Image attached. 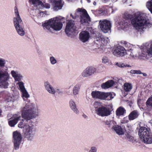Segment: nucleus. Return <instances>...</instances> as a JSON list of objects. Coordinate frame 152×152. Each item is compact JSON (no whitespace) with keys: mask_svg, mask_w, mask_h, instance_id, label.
I'll return each instance as SVG.
<instances>
[{"mask_svg":"<svg viewBox=\"0 0 152 152\" xmlns=\"http://www.w3.org/2000/svg\"><path fill=\"white\" fill-rule=\"evenodd\" d=\"M28 2L31 5H33L35 7H37L42 3L39 0H28Z\"/></svg>","mask_w":152,"mask_h":152,"instance_id":"nucleus-28","label":"nucleus"},{"mask_svg":"<svg viewBox=\"0 0 152 152\" xmlns=\"http://www.w3.org/2000/svg\"><path fill=\"white\" fill-rule=\"evenodd\" d=\"M11 77L7 69L0 68V88L6 89L9 86Z\"/></svg>","mask_w":152,"mask_h":152,"instance_id":"nucleus-7","label":"nucleus"},{"mask_svg":"<svg viewBox=\"0 0 152 152\" xmlns=\"http://www.w3.org/2000/svg\"><path fill=\"white\" fill-rule=\"evenodd\" d=\"M129 120L127 117H124L121 123L122 124L126 123L128 122Z\"/></svg>","mask_w":152,"mask_h":152,"instance_id":"nucleus-49","label":"nucleus"},{"mask_svg":"<svg viewBox=\"0 0 152 152\" xmlns=\"http://www.w3.org/2000/svg\"><path fill=\"white\" fill-rule=\"evenodd\" d=\"M66 0L68 1H73V0Z\"/></svg>","mask_w":152,"mask_h":152,"instance_id":"nucleus-62","label":"nucleus"},{"mask_svg":"<svg viewBox=\"0 0 152 152\" xmlns=\"http://www.w3.org/2000/svg\"><path fill=\"white\" fill-rule=\"evenodd\" d=\"M146 104L148 107H152V96L148 98L146 102Z\"/></svg>","mask_w":152,"mask_h":152,"instance_id":"nucleus-37","label":"nucleus"},{"mask_svg":"<svg viewBox=\"0 0 152 152\" xmlns=\"http://www.w3.org/2000/svg\"><path fill=\"white\" fill-rule=\"evenodd\" d=\"M15 98L13 96L12 97H9L7 98V100L8 102L10 101H12L13 102H14L16 99H15Z\"/></svg>","mask_w":152,"mask_h":152,"instance_id":"nucleus-48","label":"nucleus"},{"mask_svg":"<svg viewBox=\"0 0 152 152\" xmlns=\"http://www.w3.org/2000/svg\"><path fill=\"white\" fill-rule=\"evenodd\" d=\"M5 63V61L4 59L0 58V67L4 66Z\"/></svg>","mask_w":152,"mask_h":152,"instance_id":"nucleus-46","label":"nucleus"},{"mask_svg":"<svg viewBox=\"0 0 152 152\" xmlns=\"http://www.w3.org/2000/svg\"><path fill=\"white\" fill-rule=\"evenodd\" d=\"M57 90L58 91H57L58 93H61V91H60L59 89H57Z\"/></svg>","mask_w":152,"mask_h":152,"instance_id":"nucleus-59","label":"nucleus"},{"mask_svg":"<svg viewBox=\"0 0 152 152\" xmlns=\"http://www.w3.org/2000/svg\"><path fill=\"white\" fill-rule=\"evenodd\" d=\"M44 85L45 89L49 93L52 94H54L55 93L56 91L55 89L48 82H45Z\"/></svg>","mask_w":152,"mask_h":152,"instance_id":"nucleus-19","label":"nucleus"},{"mask_svg":"<svg viewBox=\"0 0 152 152\" xmlns=\"http://www.w3.org/2000/svg\"><path fill=\"white\" fill-rule=\"evenodd\" d=\"M43 6L45 8L47 9H49L50 8V5L48 3H45L43 4Z\"/></svg>","mask_w":152,"mask_h":152,"instance_id":"nucleus-50","label":"nucleus"},{"mask_svg":"<svg viewBox=\"0 0 152 152\" xmlns=\"http://www.w3.org/2000/svg\"><path fill=\"white\" fill-rule=\"evenodd\" d=\"M93 4L94 5H95L96 4V2H94L93 3Z\"/></svg>","mask_w":152,"mask_h":152,"instance_id":"nucleus-60","label":"nucleus"},{"mask_svg":"<svg viewBox=\"0 0 152 152\" xmlns=\"http://www.w3.org/2000/svg\"><path fill=\"white\" fill-rule=\"evenodd\" d=\"M113 54L117 57H122L126 54V50L122 46H118L114 49Z\"/></svg>","mask_w":152,"mask_h":152,"instance_id":"nucleus-14","label":"nucleus"},{"mask_svg":"<svg viewBox=\"0 0 152 152\" xmlns=\"http://www.w3.org/2000/svg\"><path fill=\"white\" fill-rule=\"evenodd\" d=\"M146 7L152 14V2L148 1L146 3Z\"/></svg>","mask_w":152,"mask_h":152,"instance_id":"nucleus-34","label":"nucleus"},{"mask_svg":"<svg viewBox=\"0 0 152 152\" xmlns=\"http://www.w3.org/2000/svg\"><path fill=\"white\" fill-rule=\"evenodd\" d=\"M141 74H142L144 76H146L147 75V74L145 73L141 72Z\"/></svg>","mask_w":152,"mask_h":152,"instance_id":"nucleus-55","label":"nucleus"},{"mask_svg":"<svg viewBox=\"0 0 152 152\" xmlns=\"http://www.w3.org/2000/svg\"><path fill=\"white\" fill-rule=\"evenodd\" d=\"M102 63L106 64L109 62V59L106 56H104L103 57L102 60Z\"/></svg>","mask_w":152,"mask_h":152,"instance_id":"nucleus-47","label":"nucleus"},{"mask_svg":"<svg viewBox=\"0 0 152 152\" xmlns=\"http://www.w3.org/2000/svg\"><path fill=\"white\" fill-rule=\"evenodd\" d=\"M23 76L21 74L19 73L14 78L15 81L20 82L23 79Z\"/></svg>","mask_w":152,"mask_h":152,"instance_id":"nucleus-33","label":"nucleus"},{"mask_svg":"<svg viewBox=\"0 0 152 152\" xmlns=\"http://www.w3.org/2000/svg\"><path fill=\"white\" fill-rule=\"evenodd\" d=\"M96 41H100L101 42L104 41V42H105V39H104L103 37H98L97 39L96 38Z\"/></svg>","mask_w":152,"mask_h":152,"instance_id":"nucleus-51","label":"nucleus"},{"mask_svg":"<svg viewBox=\"0 0 152 152\" xmlns=\"http://www.w3.org/2000/svg\"><path fill=\"white\" fill-rule=\"evenodd\" d=\"M14 12L15 17L13 18V21L14 26L18 34L21 36H23L25 34L24 28L16 6L14 7Z\"/></svg>","mask_w":152,"mask_h":152,"instance_id":"nucleus-4","label":"nucleus"},{"mask_svg":"<svg viewBox=\"0 0 152 152\" xmlns=\"http://www.w3.org/2000/svg\"><path fill=\"white\" fill-rule=\"evenodd\" d=\"M22 117L24 120H22L18 124V127L21 128H24L25 126L30 125L28 122L30 121L31 119L35 118L38 115L39 110L37 107L33 104H26L24 107L21 108Z\"/></svg>","mask_w":152,"mask_h":152,"instance_id":"nucleus-1","label":"nucleus"},{"mask_svg":"<svg viewBox=\"0 0 152 152\" xmlns=\"http://www.w3.org/2000/svg\"><path fill=\"white\" fill-rule=\"evenodd\" d=\"M102 1L104 3L107 2L109 1L110 0H102Z\"/></svg>","mask_w":152,"mask_h":152,"instance_id":"nucleus-54","label":"nucleus"},{"mask_svg":"<svg viewBox=\"0 0 152 152\" xmlns=\"http://www.w3.org/2000/svg\"><path fill=\"white\" fill-rule=\"evenodd\" d=\"M13 118H11L8 121L9 125L11 127L14 126L18 123L19 120L21 118V116L19 115L15 114L14 115L13 117Z\"/></svg>","mask_w":152,"mask_h":152,"instance_id":"nucleus-17","label":"nucleus"},{"mask_svg":"<svg viewBox=\"0 0 152 152\" xmlns=\"http://www.w3.org/2000/svg\"><path fill=\"white\" fill-rule=\"evenodd\" d=\"M13 142L14 144V148L15 150H17L19 148L22 141V135L18 131L14 132H13Z\"/></svg>","mask_w":152,"mask_h":152,"instance_id":"nucleus-10","label":"nucleus"},{"mask_svg":"<svg viewBox=\"0 0 152 152\" xmlns=\"http://www.w3.org/2000/svg\"><path fill=\"white\" fill-rule=\"evenodd\" d=\"M50 61L51 64L52 65H54L57 62L56 60L53 56H51L50 58Z\"/></svg>","mask_w":152,"mask_h":152,"instance_id":"nucleus-38","label":"nucleus"},{"mask_svg":"<svg viewBox=\"0 0 152 152\" xmlns=\"http://www.w3.org/2000/svg\"><path fill=\"white\" fill-rule=\"evenodd\" d=\"M124 42L125 47L128 48L127 50L129 51L132 50L133 47L132 45L126 41L122 42Z\"/></svg>","mask_w":152,"mask_h":152,"instance_id":"nucleus-32","label":"nucleus"},{"mask_svg":"<svg viewBox=\"0 0 152 152\" xmlns=\"http://www.w3.org/2000/svg\"><path fill=\"white\" fill-rule=\"evenodd\" d=\"M140 52H139L138 55H136V56L137 57L141 58V57H145L147 55V50H144V49H141Z\"/></svg>","mask_w":152,"mask_h":152,"instance_id":"nucleus-27","label":"nucleus"},{"mask_svg":"<svg viewBox=\"0 0 152 152\" xmlns=\"http://www.w3.org/2000/svg\"><path fill=\"white\" fill-rule=\"evenodd\" d=\"M139 114L137 111L134 110L130 113L129 115V119L130 120H132L137 118Z\"/></svg>","mask_w":152,"mask_h":152,"instance_id":"nucleus-22","label":"nucleus"},{"mask_svg":"<svg viewBox=\"0 0 152 152\" xmlns=\"http://www.w3.org/2000/svg\"><path fill=\"white\" fill-rule=\"evenodd\" d=\"M113 94H115L111 92H105L99 91H93L91 93V95L93 98L102 100H110L114 97Z\"/></svg>","mask_w":152,"mask_h":152,"instance_id":"nucleus-8","label":"nucleus"},{"mask_svg":"<svg viewBox=\"0 0 152 152\" xmlns=\"http://www.w3.org/2000/svg\"><path fill=\"white\" fill-rule=\"evenodd\" d=\"M114 83L115 82L113 80H109L106 82L102 84L101 87L102 89L108 88L113 86Z\"/></svg>","mask_w":152,"mask_h":152,"instance_id":"nucleus-21","label":"nucleus"},{"mask_svg":"<svg viewBox=\"0 0 152 152\" xmlns=\"http://www.w3.org/2000/svg\"><path fill=\"white\" fill-rule=\"evenodd\" d=\"M130 57H131L132 58H136L137 57L136 56H134V55L133 54V53H131L130 55Z\"/></svg>","mask_w":152,"mask_h":152,"instance_id":"nucleus-52","label":"nucleus"},{"mask_svg":"<svg viewBox=\"0 0 152 152\" xmlns=\"http://www.w3.org/2000/svg\"><path fill=\"white\" fill-rule=\"evenodd\" d=\"M88 72L86 68L82 72L81 74L82 76L83 77H88L90 76V75Z\"/></svg>","mask_w":152,"mask_h":152,"instance_id":"nucleus-35","label":"nucleus"},{"mask_svg":"<svg viewBox=\"0 0 152 152\" xmlns=\"http://www.w3.org/2000/svg\"><path fill=\"white\" fill-rule=\"evenodd\" d=\"M132 88V86L131 83H126L124 85V89L126 92H128L130 91Z\"/></svg>","mask_w":152,"mask_h":152,"instance_id":"nucleus-26","label":"nucleus"},{"mask_svg":"<svg viewBox=\"0 0 152 152\" xmlns=\"http://www.w3.org/2000/svg\"><path fill=\"white\" fill-rule=\"evenodd\" d=\"M49 2L51 4L53 10L55 11L61 9L64 4L63 0H49Z\"/></svg>","mask_w":152,"mask_h":152,"instance_id":"nucleus-13","label":"nucleus"},{"mask_svg":"<svg viewBox=\"0 0 152 152\" xmlns=\"http://www.w3.org/2000/svg\"><path fill=\"white\" fill-rule=\"evenodd\" d=\"M120 25L121 28L122 29H123L126 28L128 24L126 22H120Z\"/></svg>","mask_w":152,"mask_h":152,"instance_id":"nucleus-40","label":"nucleus"},{"mask_svg":"<svg viewBox=\"0 0 152 152\" xmlns=\"http://www.w3.org/2000/svg\"><path fill=\"white\" fill-rule=\"evenodd\" d=\"M83 116L85 118H87L88 117L86 115H83Z\"/></svg>","mask_w":152,"mask_h":152,"instance_id":"nucleus-57","label":"nucleus"},{"mask_svg":"<svg viewBox=\"0 0 152 152\" xmlns=\"http://www.w3.org/2000/svg\"><path fill=\"white\" fill-rule=\"evenodd\" d=\"M80 87L79 84H77L74 87L73 90V94L74 95H76L78 94Z\"/></svg>","mask_w":152,"mask_h":152,"instance_id":"nucleus-29","label":"nucleus"},{"mask_svg":"<svg viewBox=\"0 0 152 152\" xmlns=\"http://www.w3.org/2000/svg\"><path fill=\"white\" fill-rule=\"evenodd\" d=\"M102 103L98 102H94V106L95 108L98 109L100 107H101Z\"/></svg>","mask_w":152,"mask_h":152,"instance_id":"nucleus-41","label":"nucleus"},{"mask_svg":"<svg viewBox=\"0 0 152 152\" xmlns=\"http://www.w3.org/2000/svg\"><path fill=\"white\" fill-rule=\"evenodd\" d=\"M69 106L71 110L75 114H78L79 111L77 107V105L75 101L73 99H71L69 102Z\"/></svg>","mask_w":152,"mask_h":152,"instance_id":"nucleus-18","label":"nucleus"},{"mask_svg":"<svg viewBox=\"0 0 152 152\" xmlns=\"http://www.w3.org/2000/svg\"><path fill=\"white\" fill-rule=\"evenodd\" d=\"M99 26L102 31L107 33L111 29V23L110 21L107 20H101L99 21Z\"/></svg>","mask_w":152,"mask_h":152,"instance_id":"nucleus-11","label":"nucleus"},{"mask_svg":"<svg viewBox=\"0 0 152 152\" xmlns=\"http://www.w3.org/2000/svg\"><path fill=\"white\" fill-rule=\"evenodd\" d=\"M149 122L150 123L152 126V119L150 120L149 121Z\"/></svg>","mask_w":152,"mask_h":152,"instance_id":"nucleus-56","label":"nucleus"},{"mask_svg":"<svg viewBox=\"0 0 152 152\" xmlns=\"http://www.w3.org/2000/svg\"><path fill=\"white\" fill-rule=\"evenodd\" d=\"M90 76L92 75L96 72L97 70L96 68L92 66H89L86 68Z\"/></svg>","mask_w":152,"mask_h":152,"instance_id":"nucleus-23","label":"nucleus"},{"mask_svg":"<svg viewBox=\"0 0 152 152\" xmlns=\"http://www.w3.org/2000/svg\"><path fill=\"white\" fill-rule=\"evenodd\" d=\"M21 92L22 93V96L23 97H25L27 98L29 97V95L26 89L21 91Z\"/></svg>","mask_w":152,"mask_h":152,"instance_id":"nucleus-36","label":"nucleus"},{"mask_svg":"<svg viewBox=\"0 0 152 152\" xmlns=\"http://www.w3.org/2000/svg\"><path fill=\"white\" fill-rule=\"evenodd\" d=\"M16 85H18V88L21 91L25 89L24 85V83L20 81L16 83Z\"/></svg>","mask_w":152,"mask_h":152,"instance_id":"nucleus-31","label":"nucleus"},{"mask_svg":"<svg viewBox=\"0 0 152 152\" xmlns=\"http://www.w3.org/2000/svg\"><path fill=\"white\" fill-rule=\"evenodd\" d=\"M112 130L114 131L118 135H122L124 134V130L121 128V126L118 125H115L113 127Z\"/></svg>","mask_w":152,"mask_h":152,"instance_id":"nucleus-20","label":"nucleus"},{"mask_svg":"<svg viewBox=\"0 0 152 152\" xmlns=\"http://www.w3.org/2000/svg\"><path fill=\"white\" fill-rule=\"evenodd\" d=\"M147 53L148 55H152V44L150 45V48L147 49Z\"/></svg>","mask_w":152,"mask_h":152,"instance_id":"nucleus-43","label":"nucleus"},{"mask_svg":"<svg viewBox=\"0 0 152 152\" xmlns=\"http://www.w3.org/2000/svg\"><path fill=\"white\" fill-rule=\"evenodd\" d=\"M90 37V34L87 31H83L79 34V38L80 40L85 42L88 40Z\"/></svg>","mask_w":152,"mask_h":152,"instance_id":"nucleus-16","label":"nucleus"},{"mask_svg":"<svg viewBox=\"0 0 152 152\" xmlns=\"http://www.w3.org/2000/svg\"><path fill=\"white\" fill-rule=\"evenodd\" d=\"M39 14H40V15H41L42 14V13H43L44 14H45L46 13V11L43 12V11H39Z\"/></svg>","mask_w":152,"mask_h":152,"instance_id":"nucleus-53","label":"nucleus"},{"mask_svg":"<svg viewBox=\"0 0 152 152\" xmlns=\"http://www.w3.org/2000/svg\"><path fill=\"white\" fill-rule=\"evenodd\" d=\"M130 73L132 74H141V72L140 70H132L130 71Z\"/></svg>","mask_w":152,"mask_h":152,"instance_id":"nucleus-44","label":"nucleus"},{"mask_svg":"<svg viewBox=\"0 0 152 152\" xmlns=\"http://www.w3.org/2000/svg\"><path fill=\"white\" fill-rule=\"evenodd\" d=\"M138 134L141 140L145 143L150 144L152 142V139L150 135L149 129L145 127H142L140 129Z\"/></svg>","mask_w":152,"mask_h":152,"instance_id":"nucleus-6","label":"nucleus"},{"mask_svg":"<svg viewBox=\"0 0 152 152\" xmlns=\"http://www.w3.org/2000/svg\"><path fill=\"white\" fill-rule=\"evenodd\" d=\"M131 21L134 28L138 31H142L146 27H149L151 26L147 20L146 14L142 12H139Z\"/></svg>","mask_w":152,"mask_h":152,"instance_id":"nucleus-3","label":"nucleus"},{"mask_svg":"<svg viewBox=\"0 0 152 152\" xmlns=\"http://www.w3.org/2000/svg\"><path fill=\"white\" fill-rule=\"evenodd\" d=\"M96 112L98 115L102 117L107 116L110 114L109 109L104 107H102L96 109Z\"/></svg>","mask_w":152,"mask_h":152,"instance_id":"nucleus-15","label":"nucleus"},{"mask_svg":"<svg viewBox=\"0 0 152 152\" xmlns=\"http://www.w3.org/2000/svg\"><path fill=\"white\" fill-rule=\"evenodd\" d=\"M97 149L94 146H91L88 152H97Z\"/></svg>","mask_w":152,"mask_h":152,"instance_id":"nucleus-45","label":"nucleus"},{"mask_svg":"<svg viewBox=\"0 0 152 152\" xmlns=\"http://www.w3.org/2000/svg\"><path fill=\"white\" fill-rule=\"evenodd\" d=\"M65 18L61 16L53 18L42 24L44 29L53 32V31H59L63 26V23L65 22Z\"/></svg>","mask_w":152,"mask_h":152,"instance_id":"nucleus-2","label":"nucleus"},{"mask_svg":"<svg viewBox=\"0 0 152 152\" xmlns=\"http://www.w3.org/2000/svg\"><path fill=\"white\" fill-rule=\"evenodd\" d=\"M126 138L129 141L131 142H134V137L130 134H127L126 135Z\"/></svg>","mask_w":152,"mask_h":152,"instance_id":"nucleus-39","label":"nucleus"},{"mask_svg":"<svg viewBox=\"0 0 152 152\" xmlns=\"http://www.w3.org/2000/svg\"><path fill=\"white\" fill-rule=\"evenodd\" d=\"M76 26H75L74 21L69 20L67 23L65 32L67 35H70L73 34L76 30Z\"/></svg>","mask_w":152,"mask_h":152,"instance_id":"nucleus-12","label":"nucleus"},{"mask_svg":"<svg viewBox=\"0 0 152 152\" xmlns=\"http://www.w3.org/2000/svg\"><path fill=\"white\" fill-rule=\"evenodd\" d=\"M88 2L90 3L91 2L90 0H87Z\"/></svg>","mask_w":152,"mask_h":152,"instance_id":"nucleus-61","label":"nucleus"},{"mask_svg":"<svg viewBox=\"0 0 152 152\" xmlns=\"http://www.w3.org/2000/svg\"><path fill=\"white\" fill-rule=\"evenodd\" d=\"M35 131L33 125L31 124L30 125L25 126L24 133L26 138L29 140H32L34 138V132Z\"/></svg>","mask_w":152,"mask_h":152,"instance_id":"nucleus-9","label":"nucleus"},{"mask_svg":"<svg viewBox=\"0 0 152 152\" xmlns=\"http://www.w3.org/2000/svg\"><path fill=\"white\" fill-rule=\"evenodd\" d=\"M116 65L121 68H124L126 67H130L131 66L127 64H124L122 62H117L116 63Z\"/></svg>","mask_w":152,"mask_h":152,"instance_id":"nucleus-30","label":"nucleus"},{"mask_svg":"<svg viewBox=\"0 0 152 152\" xmlns=\"http://www.w3.org/2000/svg\"><path fill=\"white\" fill-rule=\"evenodd\" d=\"M129 16L128 18H129Z\"/></svg>","mask_w":152,"mask_h":152,"instance_id":"nucleus-64","label":"nucleus"},{"mask_svg":"<svg viewBox=\"0 0 152 152\" xmlns=\"http://www.w3.org/2000/svg\"><path fill=\"white\" fill-rule=\"evenodd\" d=\"M113 2H115L117 1V0H111Z\"/></svg>","mask_w":152,"mask_h":152,"instance_id":"nucleus-58","label":"nucleus"},{"mask_svg":"<svg viewBox=\"0 0 152 152\" xmlns=\"http://www.w3.org/2000/svg\"><path fill=\"white\" fill-rule=\"evenodd\" d=\"M71 16L73 19H76L80 17V21L82 24L89 23L91 21V18L86 11L84 9L78 8L73 15L71 14Z\"/></svg>","mask_w":152,"mask_h":152,"instance_id":"nucleus-5","label":"nucleus"},{"mask_svg":"<svg viewBox=\"0 0 152 152\" xmlns=\"http://www.w3.org/2000/svg\"><path fill=\"white\" fill-rule=\"evenodd\" d=\"M105 125H107L108 127L111 128L112 129L113 127L116 124V123L113 120H107L104 122Z\"/></svg>","mask_w":152,"mask_h":152,"instance_id":"nucleus-25","label":"nucleus"},{"mask_svg":"<svg viewBox=\"0 0 152 152\" xmlns=\"http://www.w3.org/2000/svg\"><path fill=\"white\" fill-rule=\"evenodd\" d=\"M126 110L125 109L120 107L118 108L116 111V114L118 116L123 115L126 113Z\"/></svg>","mask_w":152,"mask_h":152,"instance_id":"nucleus-24","label":"nucleus"},{"mask_svg":"<svg viewBox=\"0 0 152 152\" xmlns=\"http://www.w3.org/2000/svg\"><path fill=\"white\" fill-rule=\"evenodd\" d=\"M151 138H152V136H151Z\"/></svg>","mask_w":152,"mask_h":152,"instance_id":"nucleus-63","label":"nucleus"},{"mask_svg":"<svg viewBox=\"0 0 152 152\" xmlns=\"http://www.w3.org/2000/svg\"><path fill=\"white\" fill-rule=\"evenodd\" d=\"M19 73L18 72L14 70H12L11 72V74L13 78L17 76Z\"/></svg>","mask_w":152,"mask_h":152,"instance_id":"nucleus-42","label":"nucleus"}]
</instances>
